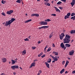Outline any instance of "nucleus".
<instances>
[{
    "instance_id": "nucleus-1",
    "label": "nucleus",
    "mask_w": 75,
    "mask_h": 75,
    "mask_svg": "<svg viewBox=\"0 0 75 75\" xmlns=\"http://www.w3.org/2000/svg\"><path fill=\"white\" fill-rule=\"evenodd\" d=\"M70 38H71L70 36L68 34L66 35L65 38L63 39L64 43H69V42L71 41Z\"/></svg>"
},
{
    "instance_id": "nucleus-2",
    "label": "nucleus",
    "mask_w": 75,
    "mask_h": 75,
    "mask_svg": "<svg viewBox=\"0 0 75 75\" xmlns=\"http://www.w3.org/2000/svg\"><path fill=\"white\" fill-rule=\"evenodd\" d=\"M16 20V19L14 18H12L11 20H9L8 21H6L5 24V26H8V25L11 24V23H13V21H14Z\"/></svg>"
},
{
    "instance_id": "nucleus-3",
    "label": "nucleus",
    "mask_w": 75,
    "mask_h": 75,
    "mask_svg": "<svg viewBox=\"0 0 75 75\" xmlns=\"http://www.w3.org/2000/svg\"><path fill=\"white\" fill-rule=\"evenodd\" d=\"M40 24L41 25H47L48 23L46 22L42 21L40 23Z\"/></svg>"
},
{
    "instance_id": "nucleus-4",
    "label": "nucleus",
    "mask_w": 75,
    "mask_h": 75,
    "mask_svg": "<svg viewBox=\"0 0 75 75\" xmlns=\"http://www.w3.org/2000/svg\"><path fill=\"white\" fill-rule=\"evenodd\" d=\"M11 68L13 69L14 70L16 68V69H18L19 68V67L18 66H17V65H14V66H12L11 67Z\"/></svg>"
},
{
    "instance_id": "nucleus-5",
    "label": "nucleus",
    "mask_w": 75,
    "mask_h": 75,
    "mask_svg": "<svg viewBox=\"0 0 75 75\" xmlns=\"http://www.w3.org/2000/svg\"><path fill=\"white\" fill-rule=\"evenodd\" d=\"M59 36L60 40H62L64 38V37L65 36V34H64V33H62L61 35H59Z\"/></svg>"
},
{
    "instance_id": "nucleus-6",
    "label": "nucleus",
    "mask_w": 75,
    "mask_h": 75,
    "mask_svg": "<svg viewBox=\"0 0 75 75\" xmlns=\"http://www.w3.org/2000/svg\"><path fill=\"white\" fill-rule=\"evenodd\" d=\"M13 13V11L11 10L9 11H7L6 13L9 15H11V14H12Z\"/></svg>"
},
{
    "instance_id": "nucleus-7",
    "label": "nucleus",
    "mask_w": 75,
    "mask_h": 75,
    "mask_svg": "<svg viewBox=\"0 0 75 75\" xmlns=\"http://www.w3.org/2000/svg\"><path fill=\"white\" fill-rule=\"evenodd\" d=\"M31 17H33V16H35L36 17H38L39 16V14H37L36 13H33L31 14Z\"/></svg>"
},
{
    "instance_id": "nucleus-8",
    "label": "nucleus",
    "mask_w": 75,
    "mask_h": 75,
    "mask_svg": "<svg viewBox=\"0 0 75 75\" xmlns=\"http://www.w3.org/2000/svg\"><path fill=\"white\" fill-rule=\"evenodd\" d=\"M74 54V50H71L69 52V55H71V56L73 55Z\"/></svg>"
},
{
    "instance_id": "nucleus-9",
    "label": "nucleus",
    "mask_w": 75,
    "mask_h": 75,
    "mask_svg": "<svg viewBox=\"0 0 75 75\" xmlns=\"http://www.w3.org/2000/svg\"><path fill=\"white\" fill-rule=\"evenodd\" d=\"M75 0H72V2L71 3V6L73 7L74 5H75Z\"/></svg>"
},
{
    "instance_id": "nucleus-10",
    "label": "nucleus",
    "mask_w": 75,
    "mask_h": 75,
    "mask_svg": "<svg viewBox=\"0 0 75 75\" xmlns=\"http://www.w3.org/2000/svg\"><path fill=\"white\" fill-rule=\"evenodd\" d=\"M45 64H46L47 67L48 68H50V64L47 62H45Z\"/></svg>"
},
{
    "instance_id": "nucleus-11",
    "label": "nucleus",
    "mask_w": 75,
    "mask_h": 75,
    "mask_svg": "<svg viewBox=\"0 0 75 75\" xmlns=\"http://www.w3.org/2000/svg\"><path fill=\"white\" fill-rule=\"evenodd\" d=\"M35 62H33L31 64L30 68H32L33 67H35Z\"/></svg>"
},
{
    "instance_id": "nucleus-12",
    "label": "nucleus",
    "mask_w": 75,
    "mask_h": 75,
    "mask_svg": "<svg viewBox=\"0 0 75 75\" xmlns=\"http://www.w3.org/2000/svg\"><path fill=\"white\" fill-rule=\"evenodd\" d=\"M2 61L3 62L5 63L7 61V59H6V58H3L2 59Z\"/></svg>"
},
{
    "instance_id": "nucleus-13",
    "label": "nucleus",
    "mask_w": 75,
    "mask_h": 75,
    "mask_svg": "<svg viewBox=\"0 0 75 75\" xmlns=\"http://www.w3.org/2000/svg\"><path fill=\"white\" fill-rule=\"evenodd\" d=\"M66 47H68L69 48L71 47V45L68 44H66L65 45Z\"/></svg>"
},
{
    "instance_id": "nucleus-14",
    "label": "nucleus",
    "mask_w": 75,
    "mask_h": 75,
    "mask_svg": "<svg viewBox=\"0 0 75 75\" xmlns=\"http://www.w3.org/2000/svg\"><path fill=\"white\" fill-rule=\"evenodd\" d=\"M61 47L62 48H64L65 47V45H64V43H62L60 45Z\"/></svg>"
},
{
    "instance_id": "nucleus-15",
    "label": "nucleus",
    "mask_w": 75,
    "mask_h": 75,
    "mask_svg": "<svg viewBox=\"0 0 75 75\" xmlns=\"http://www.w3.org/2000/svg\"><path fill=\"white\" fill-rule=\"evenodd\" d=\"M64 71H65V69H63L60 71V73L61 74H63V72H64Z\"/></svg>"
},
{
    "instance_id": "nucleus-16",
    "label": "nucleus",
    "mask_w": 75,
    "mask_h": 75,
    "mask_svg": "<svg viewBox=\"0 0 75 75\" xmlns=\"http://www.w3.org/2000/svg\"><path fill=\"white\" fill-rule=\"evenodd\" d=\"M70 33L72 34L75 33V30H71L70 32Z\"/></svg>"
},
{
    "instance_id": "nucleus-17",
    "label": "nucleus",
    "mask_w": 75,
    "mask_h": 75,
    "mask_svg": "<svg viewBox=\"0 0 75 75\" xmlns=\"http://www.w3.org/2000/svg\"><path fill=\"white\" fill-rule=\"evenodd\" d=\"M54 60L55 61H58V59H57V57L56 56L55 57H54Z\"/></svg>"
},
{
    "instance_id": "nucleus-18",
    "label": "nucleus",
    "mask_w": 75,
    "mask_h": 75,
    "mask_svg": "<svg viewBox=\"0 0 75 75\" xmlns=\"http://www.w3.org/2000/svg\"><path fill=\"white\" fill-rule=\"evenodd\" d=\"M49 27V26H42V28L45 29L46 28H47Z\"/></svg>"
},
{
    "instance_id": "nucleus-19",
    "label": "nucleus",
    "mask_w": 75,
    "mask_h": 75,
    "mask_svg": "<svg viewBox=\"0 0 75 75\" xmlns=\"http://www.w3.org/2000/svg\"><path fill=\"white\" fill-rule=\"evenodd\" d=\"M53 54H55V55H58V52H53Z\"/></svg>"
},
{
    "instance_id": "nucleus-20",
    "label": "nucleus",
    "mask_w": 75,
    "mask_h": 75,
    "mask_svg": "<svg viewBox=\"0 0 75 75\" xmlns=\"http://www.w3.org/2000/svg\"><path fill=\"white\" fill-rule=\"evenodd\" d=\"M31 19H29L28 20L26 21H25V23H28V22H30V21H31Z\"/></svg>"
},
{
    "instance_id": "nucleus-21",
    "label": "nucleus",
    "mask_w": 75,
    "mask_h": 75,
    "mask_svg": "<svg viewBox=\"0 0 75 75\" xmlns=\"http://www.w3.org/2000/svg\"><path fill=\"white\" fill-rule=\"evenodd\" d=\"M12 61V64H14L16 63V61H15L13 60H11Z\"/></svg>"
},
{
    "instance_id": "nucleus-22",
    "label": "nucleus",
    "mask_w": 75,
    "mask_h": 75,
    "mask_svg": "<svg viewBox=\"0 0 75 75\" xmlns=\"http://www.w3.org/2000/svg\"><path fill=\"white\" fill-rule=\"evenodd\" d=\"M53 35V34H52V33H51L49 36V38H51L52 37Z\"/></svg>"
},
{
    "instance_id": "nucleus-23",
    "label": "nucleus",
    "mask_w": 75,
    "mask_h": 75,
    "mask_svg": "<svg viewBox=\"0 0 75 75\" xmlns=\"http://www.w3.org/2000/svg\"><path fill=\"white\" fill-rule=\"evenodd\" d=\"M69 18V17L67 15V16H65L64 18L65 19H67V18Z\"/></svg>"
},
{
    "instance_id": "nucleus-24",
    "label": "nucleus",
    "mask_w": 75,
    "mask_h": 75,
    "mask_svg": "<svg viewBox=\"0 0 75 75\" xmlns=\"http://www.w3.org/2000/svg\"><path fill=\"white\" fill-rule=\"evenodd\" d=\"M71 19H73V20H75V16L72 17L71 18Z\"/></svg>"
},
{
    "instance_id": "nucleus-25",
    "label": "nucleus",
    "mask_w": 75,
    "mask_h": 75,
    "mask_svg": "<svg viewBox=\"0 0 75 75\" xmlns=\"http://www.w3.org/2000/svg\"><path fill=\"white\" fill-rule=\"evenodd\" d=\"M43 55V53H41L39 54L38 55V57H41V55Z\"/></svg>"
},
{
    "instance_id": "nucleus-26",
    "label": "nucleus",
    "mask_w": 75,
    "mask_h": 75,
    "mask_svg": "<svg viewBox=\"0 0 75 75\" xmlns=\"http://www.w3.org/2000/svg\"><path fill=\"white\" fill-rule=\"evenodd\" d=\"M6 2V1H4V0H3L1 2L2 3V4H5Z\"/></svg>"
},
{
    "instance_id": "nucleus-27",
    "label": "nucleus",
    "mask_w": 75,
    "mask_h": 75,
    "mask_svg": "<svg viewBox=\"0 0 75 75\" xmlns=\"http://www.w3.org/2000/svg\"><path fill=\"white\" fill-rule=\"evenodd\" d=\"M51 62V59H48V61H47V62H48V63H50Z\"/></svg>"
},
{
    "instance_id": "nucleus-28",
    "label": "nucleus",
    "mask_w": 75,
    "mask_h": 75,
    "mask_svg": "<svg viewBox=\"0 0 75 75\" xmlns=\"http://www.w3.org/2000/svg\"><path fill=\"white\" fill-rule=\"evenodd\" d=\"M16 2L19 3H21V0H18L17 1H16Z\"/></svg>"
},
{
    "instance_id": "nucleus-29",
    "label": "nucleus",
    "mask_w": 75,
    "mask_h": 75,
    "mask_svg": "<svg viewBox=\"0 0 75 75\" xmlns=\"http://www.w3.org/2000/svg\"><path fill=\"white\" fill-rule=\"evenodd\" d=\"M51 50V48L50 47H49L48 48V49L47 50V52H48L49 51H50Z\"/></svg>"
},
{
    "instance_id": "nucleus-30",
    "label": "nucleus",
    "mask_w": 75,
    "mask_h": 75,
    "mask_svg": "<svg viewBox=\"0 0 75 75\" xmlns=\"http://www.w3.org/2000/svg\"><path fill=\"white\" fill-rule=\"evenodd\" d=\"M62 4V2L60 1H59L57 3V4Z\"/></svg>"
},
{
    "instance_id": "nucleus-31",
    "label": "nucleus",
    "mask_w": 75,
    "mask_h": 75,
    "mask_svg": "<svg viewBox=\"0 0 75 75\" xmlns=\"http://www.w3.org/2000/svg\"><path fill=\"white\" fill-rule=\"evenodd\" d=\"M54 7L56 9V11H58L59 10V9H58V8H57V7H56L54 6Z\"/></svg>"
},
{
    "instance_id": "nucleus-32",
    "label": "nucleus",
    "mask_w": 75,
    "mask_h": 75,
    "mask_svg": "<svg viewBox=\"0 0 75 75\" xmlns=\"http://www.w3.org/2000/svg\"><path fill=\"white\" fill-rule=\"evenodd\" d=\"M22 52L23 54H26V50H24Z\"/></svg>"
},
{
    "instance_id": "nucleus-33",
    "label": "nucleus",
    "mask_w": 75,
    "mask_h": 75,
    "mask_svg": "<svg viewBox=\"0 0 75 75\" xmlns=\"http://www.w3.org/2000/svg\"><path fill=\"white\" fill-rule=\"evenodd\" d=\"M75 13H72L71 15V16H75Z\"/></svg>"
},
{
    "instance_id": "nucleus-34",
    "label": "nucleus",
    "mask_w": 75,
    "mask_h": 75,
    "mask_svg": "<svg viewBox=\"0 0 75 75\" xmlns=\"http://www.w3.org/2000/svg\"><path fill=\"white\" fill-rule=\"evenodd\" d=\"M67 16H68L69 17L70 16H71V13H69L67 14Z\"/></svg>"
},
{
    "instance_id": "nucleus-35",
    "label": "nucleus",
    "mask_w": 75,
    "mask_h": 75,
    "mask_svg": "<svg viewBox=\"0 0 75 75\" xmlns=\"http://www.w3.org/2000/svg\"><path fill=\"white\" fill-rule=\"evenodd\" d=\"M24 40L25 41H29V39H28V38H26V39H25Z\"/></svg>"
},
{
    "instance_id": "nucleus-36",
    "label": "nucleus",
    "mask_w": 75,
    "mask_h": 75,
    "mask_svg": "<svg viewBox=\"0 0 75 75\" xmlns=\"http://www.w3.org/2000/svg\"><path fill=\"white\" fill-rule=\"evenodd\" d=\"M50 55V57H51L52 58H53V59L54 60V56H53L52 54Z\"/></svg>"
},
{
    "instance_id": "nucleus-37",
    "label": "nucleus",
    "mask_w": 75,
    "mask_h": 75,
    "mask_svg": "<svg viewBox=\"0 0 75 75\" xmlns=\"http://www.w3.org/2000/svg\"><path fill=\"white\" fill-rule=\"evenodd\" d=\"M44 53H46V52H47V50L46 49H44Z\"/></svg>"
},
{
    "instance_id": "nucleus-38",
    "label": "nucleus",
    "mask_w": 75,
    "mask_h": 75,
    "mask_svg": "<svg viewBox=\"0 0 75 75\" xmlns=\"http://www.w3.org/2000/svg\"><path fill=\"white\" fill-rule=\"evenodd\" d=\"M51 16H56V14H52L51 15Z\"/></svg>"
},
{
    "instance_id": "nucleus-39",
    "label": "nucleus",
    "mask_w": 75,
    "mask_h": 75,
    "mask_svg": "<svg viewBox=\"0 0 75 75\" xmlns=\"http://www.w3.org/2000/svg\"><path fill=\"white\" fill-rule=\"evenodd\" d=\"M47 4L46 5V6H50V3H47Z\"/></svg>"
},
{
    "instance_id": "nucleus-40",
    "label": "nucleus",
    "mask_w": 75,
    "mask_h": 75,
    "mask_svg": "<svg viewBox=\"0 0 75 75\" xmlns=\"http://www.w3.org/2000/svg\"><path fill=\"white\" fill-rule=\"evenodd\" d=\"M45 54H44L42 55V56H41V57L42 58H44V57H45Z\"/></svg>"
},
{
    "instance_id": "nucleus-41",
    "label": "nucleus",
    "mask_w": 75,
    "mask_h": 75,
    "mask_svg": "<svg viewBox=\"0 0 75 75\" xmlns=\"http://www.w3.org/2000/svg\"><path fill=\"white\" fill-rule=\"evenodd\" d=\"M68 63H66V64H65V68H66V67H67V65H68Z\"/></svg>"
},
{
    "instance_id": "nucleus-42",
    "label": "nucleus",
    "mask_w": 75,
    "mask_h": 75,
    "mask_svg": "<svg viewBox=\"0 0 75 75\" xmlns=\"http://www.w3.org/2000/svg\"><path fill=\"white\" fill-rule=\"evenodd\" d=\"M2 15L3 16H6V15L5 14V13L4 12H3L2 13Z\"/></svg>"
},
{
    "instance_id": "nucleus-43",
    "label": "nucleus",
    "mask_w": 75,
    "mask_h": 75,
    "mask_svg": "<svg viewBox=\"0 0 75 75\" xmlns=\"http://www.w3.org/2000/svg\"><path fill=\"white\" fill-rule=\"evenodd\" d=\"M32 49H33V50H35V48H36V47H32Z\"/></svg>"
},
{
    "instance_id": "nucleus-44",
    "label": "nucleus",
    "mask_w": 75,
    "mask_h": 75,
    "mask_svg": "<svg viewBox=\"0 0 75 75\" xmlns=\"http://www.w3.org/2000/svg\"><path fill=\"white\" fill-rule=\"evenodd\" d=\"M65 63V61H63L62 62L63 65H64Z\"/></svg>"
},
{
    "instance_id": "nucleus-45",
    "label": "nucleus",
    "mask_w": 75,
    "mask_h": 75,
    "mask_svg": "<svg viewBox=\"0 0 75 75\" xmlns=\"http://www.w3.org/2000/svg\"><path fill=\"white\" fill-rule=\"evenodd\" d=\"M47 22L51 21V20L50 19H47Z\"/></svg>"
},
{
    "instance_id": "nucleus-46",
    "label": "nucleus",
    "mask_w": 75,
    "mask_h": 75,
    "mask_svg": "<svg viewBox=\"0 0 75 75\" xmlns=\"http://www.w3.org/2000/svg\"><path fill=\"white\" fill-rule=\"evenodd\" d=\"M61 1H64V3H66V0H60Z\"/></svg>"
},
{
    "instance_id": "nucleus-47",
    "label": "nucleus",
    "mask_w": 75,
    "mask_h": 75,
    "mask_svg": "<svg viewBox=\"0 0 75 75\" xmlns=\"http://www.w3.org/2000/svg\"><path fill=\"white\" fill-rule=\"evenodd\" d=\"M41 72H42V71H41V70H40L39 71V74H41Z\"/></svg>"
},
{
    "instance_id": "nucleus-48",
    "label": "nucleus",
    "mask_w": 75,
    "mask_h": 75,
    "mask_svg": "<svg viewBox=\"0 0 75 75\" xmlns=\"http://www.w3.org/2000/svg\"><path fill=\"white\" fill-rule=\"evenodd\" d=\"M38 44H40V43H41V42H40V41H39L38 42Z\"/></svg>"
},
{
    "instance_id": "nucleus-49",
    "label": "nucleus",
    "mask_w": 75,
    "mask_h": 75,
    "mask_svg": "<svg viewBox=\"0 0 75 75\" xmlns=\"http://www.w3.org/2000/svg\"><path fill=\"white\" fill-rule=\"evenodd\" d=\"M47 46V45L46 46H45V49H47V48H48V47Z\"/></svg>"
},
{
    "instance_id": "nucleus-50",
    "label": "nucleus",
    "mask_w": 75,
    "mask_h": 75,
    "mask_svg": "<svg viewBox=\"0 0 75 75\" xmlns=\"http://www.w3.org/2000/svg\"><path fill=\"white\" fill-rule=\"evenodd\" d=\"M59 8L60 9H61V10H62V9L63 8L62 7H59Z\"/></svg>"
},
{
    "instance_id": "nucleus-51",
    "label": "nucleus",
    "mask_w": 75,
    "mask_h": 75,
    "mask_svg": "<svg viewBox=\"0 0 75 75\" xmlns=\"http://www.w3.org/2000/svg\"><path fill=\"white\" fill-rule=\"evenodd\" d=\"M38 28V29H42V26L40 28Z\"/></svg>"
},
{
    "instance_id": "nucleus-52",
    "label": "nucleus",
    "mask_w": 75,
    "mask_h": 75,
    "mask_svg": "<svg viewBox=\"0 0 75 75\" xmlns=\"http://www.w3.org/2000/svg\"><path fill=\"white\" fill-rule=\"evenodd\" d=\"M66 63H67V64H68V63H69V61H68V60H67L66 61Z\"/></svg>"
},
{
    "instance_id": "nucleus-53",
    "label": "nucleus",
    "mask_w": 75,
    "mask_h": 75,
    "mask_svg": "<svg viewBox=\"0 0 75 75\" xmlns=\"http://www.w3.org/2000/svg\"><path fill=\"white\" fill-rule=\"evenodd\" d=\"M55 45H54V44H53L52 47H55Z\"/></svg>"
},
{
    "instance_id": "nucleus-54",
    "label": "nucleus",
    "mask_w": 75,
    "mask_h": 75,
    "mask_svg": "<svg viewBox=\"0 0 75 75\" xmlns=\"http://www.w3.org/2000/svg\"><path fill=\"white\" fill-rule=\"evenodd\" d=\"M38 61V60L37 59H36L34 60L33 62H35V61Z\"/></svg>"
},
{
    "instance_id": "nucleus-55",
    "label": "nucleus",
    "mask_w": 75,
    "mask_h": 75,
    "mask_svg": "<svg viewBox=\"0 0 75 75\" xmlns=\"http://www.w3.org/2000/svg\"><path fill=\"white\" fill-rule=\"evenodd\" d=\"M68 71H66V72H65V74H68Z\"/></svg>"
},
{
    "instance_id": "nucleus-56",
    "label": "nucleus",
    "mask_w": 75,
    "mask_h": 75,
    "mask_svg": "<svg viewBox=\"0 0 75 75\" xmlns=\"http://www.w3.org/2000/svg\"><path fill=\"white\" fill-rule=\"evenodd\" d=\"M74 41V40H72L71 41V43H72Z\"/></svg>"
},
{
    "instance_id": "nucleus-57",
    "label": "nucleus",
    "mask_w": 75,
    "mask_h": 75,
    "mask_svg": "<svg viewBox=\"0 0 75 75\" xmlns=\"http://www.w3.org/2000/svg\"><path fill=\"white\" fill-rule=\"evenodd\" d=\"M21 0L22 1V4H24V3H23V0Z\"/></svg>"
},
{
    "instance_id": "nucleus-58",
    "label": "nucleus",
    "mask_w": 75,
    "mask_h": 75,
    "mask_svg": "<svg viewBox=\"0 0 75 75\" xmlns=\"http://www.w3.org/2000/svg\"><path fill=\"white\" fill-rule=\"evenodd\" d=\"M13 75H16V73L15 72H14L13 73Z\"/></svg>"
},
{
    "instance_id": "nucleus-59",
    "label": "nucleus",
    "mask_w": 75,
    "mask_h": 75,
    "mask_svg": "<svg viewBox=\"0 0 75 75\" xmlns=\"http://www.w3.org/2000/svg\"><path fill=\"white\" fill-rule=\"evenodd\" d=\"M58 11V13H60L61 12V11H60V10H59V9Z\"/></svg>"
},
{
    "instance_id": "nucleus-60",
    "label": "nucleus",
    "mask_w": 75,
    "mask_h": 75,
    "mask_svg": "<svg viewBox=\"0 0 75 75\" xmlns=\"http://www.w3.org/2000/svg\"><path fill=\"white\" fill-rule=\"evenodd\" d=\"M66 47H64V50H65V49H66Z\"/></svg>"
},
{
    "instance_id": "nucleus-61",
    "label": "nucleus",
    "mask_w": 75,
    "mask_h": 75,
    "mask_svg": "<svg viewBox=\"0 0 75 75\" xmlns=\"http://www.w3.org/2000/svg\"><path fill=\"white\" fill-rule=\"evenodd\" d=\"M44 1H47V2L48 1V0H44Z\"/></svg>"
},
{
    "instance_id": "nucleus-62",
    "label": "nucleus",
    "mask_w": 75,
    "mask_h": 75,
    "mask_svg": "<svg viewBox=\"0 0 75 75\" xmlns=\"http://www.w3.org/2000/svg\"><path fill=\"white\" fill-rule=\"evenodd\" d=\"M31 38V36H29V37H28V38L29 39H30V38Z\"/></svg>"
},
{
    "instance_id": "nucleus-63",
    "label": "nucleus",
    "mask_w": 75,
    "mask_h": 75,
    "mask_svg": "<svg viewBox=\"0 0 75 75\" xmlns=\"http://www.w3.org/2000/svg\"><path fill=\"white\" fill-rule=\"evenodd\" d=\"M19 68H20V69L22 70V68L21 67H19Z\"/></svg>"
},
{
    "instance_id": "nucleus-64",
    "label": "nucleus",
    "mask_w": 75,
    "mask_h": 75,
    "mask_svg": "<svg viewBox=\"0 0 75 75\" xmlns=\"http://www.w3.org/2000/svg\"><path fill=\"white\" fill-rule=\"evenodd\" d=\"M55 60L53 61H52V62H55Z\"/></svg>"
}]
</instances>
